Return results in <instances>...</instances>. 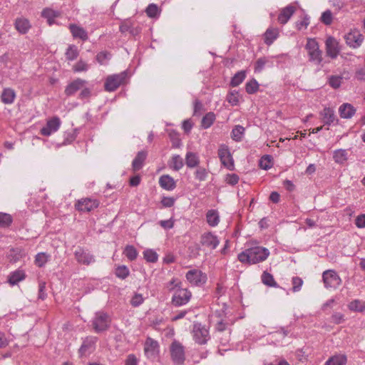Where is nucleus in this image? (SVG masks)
I'll return each mask as SVG.
<instances>
[{
  "mask_svg": "<svg viewBox=\"0 0 365 365\" xmlns=\"http://www.w3.org/2000/svg\"><path fill=\"white\" fill-rule=\"evenodd\" d=\"M269 255V251L262 247H254L240 252L237 259L242 263L257 264L264 261Z\"/></svg>",
  "mask_w": 365,
  "mask_h": 365,
  "instance_id": "1",
  "label": "nucleus"
},
{
  "mask_svg": "<svg viewBox=\"0 0 365 365\" xmlns=\"http://www.w3.org/2000/svg\"><path fill=\"white\" fill-rule=\"evenodd\" d=\"M309 60L316 65L322 62V51L319 49L318 42L314 38H308L305 46Z\"/></svg>",
  "mask_w": 365,
  "mask_h": 365,
  "instance_id": "2",
  "label": "nucleus"
},
{
  "mask_svg": "<svg viewBox=\"0 0 365 365\" xmlns=\"http://www.w3.org/2000/svg\"><path fill=\"white\" fill-rule=\"evenodd\" d=\"M110 324V319L109 316L103 312H96L92 321L93 327L97 333L106 331L109 328Z\"/></svg>",
  "mask_w": 365,
  "mask_h": 365,
  "instance_id": "3",
  "label": "nucleus"
},
{
  "mask_svg": "<svg viewBox=\"0 0 365 365\" xmlns=\"http://www.w3.org/2000/svg\"><path fill=\"white\" fill-rule=\"evenodd\" d=\"M127 78L128 73L126 71L108 76L105 83V89L108 91H115L120 85L125 83Z\"/></svg>",
  "mask_w": 365,
  "mask_h": 365,
  "instance_id": "4",
  "label": "nucleus"
},
{
  "mask_svg": "<svg viewBox=\"0 0 365 365\" xmlns=\"http://www.w3.org/2000/svg\"><path fill=\"white\" fill-rule=\"evenodd\" d=\"M170 356L172 361L176 365H182L185 360V348L178 341L172 342L170 347Z\"/></svg>",
  "mask_w": 365,
  "mask_h": 365,
  "instance_id": "5",
  "label": "nucleus"
},
{
  "mask_svg": "<svg viewBox=\"0 0 365 365\" xmlns=\"http://www.w3.org/2000/svg\"><path fill=\"white\" fill-rule=\"evenodd\" d=\"M192 333L195 342L201 345L205 344L210 338L208 329L199 322L194 323Z\"/></svg>",
  "mask_w": 365,
  "mask_h": 365,
  "instance_id": "6",
  "label": "nucleus"
},
{
  "mask_svg": "<svg viewBox=\"0 0 365 365\" xmlns=\"http://www.w3.org/2000/svg\"><path fill=\"white\" fill-rule=\"evenodd\" d=\"M323 282L326 288L336 289L341 283L339 274L332 269L326 270L322 274Z\"/></svg>",
  "mask_w": 365,
  "mask_h": 365,
  "instance_id": "7",
  "label": "nucleus"
},
{
  "mask_svg": "<svg viewBox=\"0 0 365 365\" xmlns=\"http://www.w3.org/2000/svg\"><path fill=\"white\" fill-rule=\"evenodd\" d=\"M191 292L187 289L178 288L175 292L172 302L176 307L186 304L190 299Z\"/></svg>",
  "mask_w": 365,
  "mask_h": 365,
  "instance_id": "8",
  "label": "nucleus"
},
{
  "mask_svg": "<svg viewBox=\"0 0 365 365\" xmlns=\"http://www.w3.org/2000/svg\"><path fill=\"white\" fill-rule=\"evenodd\" d=\"M99 206V201L96 199L86 197L78 200L75 207L80 212H90Z\"/></svg>",
  "mask_w": 365,
  "mask_h": 365,
  "instance_id": "9",
  "label": "nucleus"
},
{
  "mask_svg": "<svg viewBox=\"0 0 365 365\" xmlns=\"http://www.w3.org/2000/svg\"><path fill=\"white\" fill-rule=\"evenodd\" d=\"M218 156L222 164L230 170H234V161L228 147L221 145L218 150Z\"/></svg>",
  "mask_w": 365,
  "mask_h": 365,
  "instance_id": "10",
  "label": "nucleus"
},
{
  "mask_svg": "<svg viewBox=\"0 0 365 365\" xmlns=\"http://www.w3.org/2000/svg\"><path fill=\"white\" fill-rule=\"evenodd\" d=\"M325 46L327 56L332 59H335L341 51L338 41L332 36H329L327 38Z\"/></svg>",
  "mask_w": 365,
  "mask_h": 365,
  "instance_id": "11",
  "label": "nucleus"
},
{
  "mask_svg": "<svg viewBox=\"0 0 365 365\" xmlns=\"http://www.w3.org/2000/svg\"><path fill=\"white\" fill-rule=\"evenodd\" d=\"M74 256L76 261L82 264L89 265L95 262V258L88 250L78 247L74 252Z\"/></svg>",
  "mask_w": 365,
  "mask_h": 365,
  "instance_id": "12",
  "label": "nucleus"
},
{
  "mask_svg": "<svg viewBox=\"0 0 365 365\" xmlns=\"http://www.w3.org/2000/svg\"><path fill=\"white\" fill-rule=\"evenodd\" d=\"M187 281L195 286L203 284L207 281V276L199 269H191L186 274Z\"/></svg>",
  "mask_w": 365,
  "mask_h": 365,
  "instance_id": "13",
  "label": "nucleus"
},
{
  "mask_svg": "<svg viewBox=\"0 0 365 365\" xmlns=\"http://www.w3.org/2000/svg\"><path fill=\"white\" fill-rule=\"evenodd\" d=\"M61 123L60 118L54 116L47 120L46 125L41 129L40 133L43 136H49L59 129Z\"/></svg>",
  "mask_w": 365,
  "mask_h": 365,
  "instance_id": "14",
  "label": "nucleus"
},
{
  "mask_svg": "<svg viewBox=\"0 0 365 365\" xmlns=\"http://www.w3.org/2000/svg\"><path fill=\"white\" fill-rule=\"evenodd\" d=\"M144 351L148 358H156L159 354L158 342L150 337H148L145 342Z\"/></svg>",
  "mask_w": 365,
  "mask_h": 365,
  "instance_id": "15",
  "label": "nucleus"
},
{
  "mask_svg": "<svg viewBox=\"0 0 365 365\" xmlns=\"http://www.w3.org/2000/svg\"><path fill=\"white\" fill-rule=\"evenodd\" d=\"M345 40L347 45L351 48H356L361 45L364 41V36L358 31H352L345 36Z\"/></svg>",
  "mask_w": 365,
  "mask_h": 365,
  "instance_id": "16",
  "label": "nucleus"
},
{
  "mask_svg": "<svg viewBox=\"0 0 365 365\" xmlns=\"http://www.w3.org/2000/svg\"><path fill=\"white\" fill-rule=\"evenodd\" d=\"M200 243L202 246L214 250L218 246L220 241L217 236L209 232L201 235Z\"/></svg>",
  "mask_w": 365,
  "mask_h": 365,
  "instance_id": "17",
  "label": "nucleus"
},
{
  "mask_svg": "<svg viewBox=\"0 0 365 365\" xmlns=\"http://www.w3.org/2000/svg\"><path fill=\"white\" fill-rule=\"evenodd\" d=\"M296 10V6L292 4H289L286 7L282 9L277 18L279 23L281 24H287L292 16L295 13Z\"/></svg>",
  "mask_w": 365,
  "mask_h": 365,
  "instance_id": "18",
  "label": "nucleus"
},
{
  "mask_svg": "<svg viewBox=\"0 0 365 365\" xmlns=\"http://www.w3.org/2000/svg\"><path fill=\"white\" fill-rule=\"evenodd\" d=\"M87 83V81L81 78H77L72 82H71L65 89V94L67 96H70L73 95L76 92L83 88L85 85Z\"/></svg>",
  "mask_w": 365,
  "mask_h": 365,
  "instance_id": "19",
  "label": "nucleus"
},
{
  "mask_svg": "<svg viewBox=\"0 0 365 365\" xmlns=\"http://www.w3.org/2000/svg\"><path fill=\"white\" fill-rule=\"evenodd\" d=\"M68 28L74 38H79L83 41L88 40V33L83 27L74 24H71Z\"/></svg>",
  "mask_w": 365,
  "mask_h": 365,
  "instance_id": "20",
  "label": "nucleus"
},
{
  "mask_svg": "<svg viewBox=\"0 0 365 365\" xmlns=\"http://www.w3.org/2000/svg\"><path fill=\"white\" fill-rule=\"evenodd\" d=\"M148 153L145 150L139 151L132 162L133 171H138L143 168V163L146 160Z\"/></svg>",
  "mask_w": 365,
  "mask_h": 365,
  "instance_id": "21",
  "label": "nucleus"
},
{
  "mask_svg": "<svg viewBox=\"0 0 365 365\" xmlns=\"http://www.w3.org/2000/svg\"><path fill=\"white\" fill-rule=\"evenodd\" d=\"M341 118H351L356 113V109L350 103H343L339 108Z\"/></svg>",
  "mask_w": 365,
  "mask_h": 365,
  "instance_id": "22",
  "label": "nucleus"
},
{
  "mask_svg": "<svg viewBox=\"0 0 365 365\" xmlns=\"http://www.w3.org/2000/svg\"><path fill=\"white\" fill-rule=\"evenodd\" d=\"M15 29L21 34H26L31 28L29 21L25 18H18L15 21Z\"/></svg>",
  "mask_w": 365,
  "mask_h": 365,
  "instance_id": "23",
  "label": "nucleus"
},
{
  "mask_svg": "<svg viewBox=\"0 0 365 365\" xmlns=\"http://www.w3.org/2000/svg\"><path fill=\"white\" fill-rule=\"evenodd\" d=\"M159 184L165 190H173L176 187L174 179L168 175H163L159 179Z\"/></svg>",
  "mask_w": 365,
  "mask_h": 365,
  "instance_id": "24",
  "label": "nucleus"
},
{
  "mask_svg": "<svg viewBox=\"0 0 365 365\" xmlns=\"http://www.w3.org/2000/svg\"><path fill=\"white\" fill-rule=\"evenodd\" d=\"M321 115L323 118V121L326 125H330L334 121H338L334 115V110L330 108H324L321 112Z\"/></svg>",
  "mask_w": 365,
  "mask_h": 365,
  "instance_id": "25",
  "label": "nucleus"
},
{
  "mask_svg": "<svg viewBox=\"0 0 365 365\" xmlns=\"http://www.w3.org/2000/svg\"><path fill=\"white\" fill-rule=\"evenodd\" d=\"M15 91L11 88H4L1 95V100L5 104H11L15 99Z\"/></svg>",
  "mask_w": 365,
  "mask_h": 365,
  "instance_id": "26",
  "label": "nucleus"
},
{
  "mask_svg": "<svg viewBox=\"0 0 365 365\" xmlns=\"http://www.w3.org/2000/svg\"><path fill=\"white\" fill-rule=\"evenodd\" d=\"M26 277L24 272L21 269L16 270L10 274L8 279V282L11 285H15L18 282L24 280Z\"/></svg>",
  "mask_w": 365,
  "mask_h": 365,
  "instance_id": "27",
  "label": "nucleus"
},
{
  "mask_svg": "<svg viewBox=\"0 0 365 365\" xmlns=\"http://www.w3.org/2000/svg\"><path fill=\"white\" fill-rule=\"evenodd\" d=\"M200 163V159L198 155L192 152H187L185 155V164L190 168H195L197 167Z\"/></svg>",
  "mask_w": 365,
  "mask_h": 365,
  "instance_id": "28",
  "label": "nucleus"
},
{
  "mask_svg": "<svg viewBox=\"0 0 365 365\" xmlns=\"http://www.w3.org/2000/svg\"><path fill=\"white\" fill-rule=\"evenodd\" d=\"M206 220L208 225L211 227H215L220 222L218 212L215 210H210L206 214Z\"/></svg>",
  "mask_w": 365,
  "mask_h": 365,
  "instance_id": "29",
  "label": "nucleus"
},
{
  "mask_svg": "<svg viewBox=\"0 0 365 365\" xmlns=\"http://www.w3.org/2000/svg\"><path fill=\"white\" fill-rule=\"evenodd\" d=\"M183 165V159L179 155H174L168 163L169 168L175 171L180 170Z\"/></svg>",
  "mask_w": 365,
  "mask_h": 365,
  "instance_id": "30",
  "label": "nucleus"
},
{
  "mask_svg": "<svg viewBox=\"0 0 365 365\" xmlns=\"http://www.w3.org/2000/svg\"><path fill=\"white\" fill-rule=\"evenodd\" d=\"M41 15L47 19L49 25H52L54 23L55 18L60 16V13L51 9L46 8L42 11Z\"/></svg>",
  "mask_w": 365,
  "mask_h": 365,
  "instance_id": "31",
  "label": "nucleus"
},
{
  "mask_svg": "<svg viewBox=\"0 0 365 365\" xmlns=\"http://www.w3.org/2000/svg\"><path fill=\"white\" fill-rule=\"evenodd\" d=\"M245 128L240 125H235L231 133V138L233 140L236 142H240L242 140V136L245 133Z\"/></svg>",
  "mask_w": 365,
  "mask_h": 365,
  "instance_id": "32",
  "label": "nucleus"
},
{
  "mask_svg": "<svg viewBox=\"0 0 365 365\" xmlns=\"http://www.w3.org/2000/svg\"><path fill=\"white\" fill-rule=\"evenodd\" d=\"M346 357L344 355H336L330 357L324 365H346Z\"/></svg>",
  "mask_w": 365,
  "mask_h": 365,
  "instance_id": "33",
  "label": "nucleus"
},
{
  "mask_svg": "<svg viewBox=\"0 0 365 365\" xmlns=\"http://www.w3.org/2000/svg\"><path fill=\"white\" fill-rule=\"evenodd\" d=\"M348 307L351 311L363 312L365 311V302L360 299H354L349 304Z\"/></svg>",
  "mask_w": 365,
  "mask_h": 365,
  "instance_id": "34",
  "label": "nucleus"
},
{
  "mask_svg": "<svg viewBox=\"0 0 365 365\" xmlns=\"http://www.w3.org/2000/svg\"><path fill=\"white\" fill-rule=\"evenodd\" d=\"M333 158L335 163L343 164L347 160V151L344 149H339L334 152Z\"/></svg>",
  "mask_w": 365,
  "mask_h": 365,
  "instance_id": "35",
  "label": "nucleus"
},
{
  "mask_svg": "<svg viewBox=\"0 0 365 365\" xmlns=\"http://www.w3.org/2000/svg\"><path fill=\"white\" fill-rule=\"evenodd\" d=\"M215 120V115L213 112H209L203 116L201 120V126L204 129L209 128Z\"/></svg>",
  "mask_w": 365,
  "mask_h": 365,
  "instance_id": "36",
  "label": "nucleus"
},
{
  "mask_svg": "<svg viewBox=\"0 0 365 365\" xmlns=\"http://www.w3.org/2000/svg\"><path fill=\"white\" fill-rule=\"evenodd\" d=\"M65 55H66V58L68 61L76 60L79 55V51H78L77 46L73 44L69 45V46L66 49Z\"/></svg>",
  "mask_w": 365,
  "mask_h": 365,
  "instance_id": "37",
  "label": "nucleus"
},
{
  "mask_svg": "<svg viewBox=\"0 0 365 365\" xmlns=\"http://www.w3.org/2000/svg\"><path fill=\"white\" fill-rule=\"evenodd\" d=\"M262 282L264 284L268 286V287H278L279 285L277 284V283L275 282L273 276L264 271L262 274Z\"/></svg>",
  "mask_w": 365,
  "mask_h": 365,
  "instance_id": "38",
  "label": "nucleus"
},
{
  "mask_svg": "<svg viewBox=\"0 0 365 365\" xmlns=\"http://www.w3.org/2000/svg\"><path fill=\"white\" fill-rule=\"evenodd\" d=\"M246 77V73L245 71H240L236 73L234 76L232 78L230 81V86L232 87L238 86L242 81L245 80Z\"/></svg>",
  "mask_w": 365,
  "mask_h": 365,
  "instance_id": "39",
  "label": "nucleus"
},
{
  "mask_svg": "<svg viewBox=\"0 0 365 365\" xmlns=\"http://www.w3.org/2000/svg\"><path fill=\"white\" fill-rule=\"evenodd\" d=\"M123 254L130 261L135 260L137 258L138 255L137 250L133 245H127L125 247Z\"/></svg>",
  "mask_w": 365,
  "mask_h": 365,
  "instance_id": "40",
  "label": "nucleus"
},
{
  "mask_svg": "<svg viewBox=\"0 0 365 365\" xmlns=\"http://www.w3.org/2000/svg\"><path fill=\"white\" fill-rule=\"evenodd\" d=\"M143 257L148 262L155 263L158 259V255L153 250L148 249L143 252Z\"/></svg>",
  "mask_w": 365,
  "mask_h": 365,
  "instance_id": "41",
  "label": "nucleus"
},
{
  "mask_svg": "<svg viewBox=\"0 0 365 365\" xmlns=\"http://www.w3.org/2000/svg\"><path fill=\"white\" fill-rule=\"evenodd\" d=\"M12 222V217L9 214L0 212V228L9 227Z\"/></svg>",
  "mask_w": 365,
  "mask_h": 365,
  "instance_id": "42",
  "label": "nucleus"
},
{
  "mask_svg": "<svg viewBox=\"0 0 365 365\" xmlns=\"http://www.w3.org/2000/svg\"><path fill=\"white\" fill-rule=\"evenodd\" d=\"M277 31L274 29H267L264 34V42L267 45H271L277 37Z\"/></svg>",
  "mask_w": 365,
  "mask_h": 365,
  "instance_id": "43",
  "label": "nucleus"
},
{
  "mask_svg": "<svg viewBox=\"0 0 365 365\" xmlns=\"http://www.w3.org/2000/svg\"><path fill=\"white\" fill-rule=\"evenodd\" d=\"M258 89L259 83L255 78H252L250 81L247 82L245 85L246 92L249 94L255 93L258 91Z\"/></svg>",
  "mask_w": 365,
  "mask_h": 365,
  "instance_id": "44",
  "label": "nucleus"
},
{
  "mask_svg": "<svg viewBox=\"0 0 365 365\" xmlns=\"http://www.w3.org/2000/svg\"><path fill=\"white\" fill-rule=\"evenodd\" d=\"M272 157L269 155H264L259 160V167L263 170H268L272 166Z\"/></svg>",
  "mask_w": 365,
  "mask_h": 365,
  "instance_id": "45",
  "label": "nucleus"
},
{
  "mask_svg": "<svg viewBox=\"0 0 365 365\" xmlns=\"http://www.w3.org/2000/svg\"><path fill=\"white\" fill-rule=\"evenodd\" d=\"M89 66L83 60H79L75 65L73 66L72 70L75 73L86 71H88Z\"/></svg>",
  "mask_w": 365,
  "mask_h": 365,
  "instance_id": "46",
  "label": "nucleus"
},
{
  "mask_svg": "<svg viewBox=\"0 0 365 365\" xmlns=\"http://www.w3.org/2000/svg\"><path fill=\"white\" fill-rule=\"evenodd\" d=\"M130 274L129 269L125 265L119 266L115 269V275L120 279H125Z\"/></svg>",
  "mask_w": 365,
  "mask_h": 365,
  "instance_id": "47",
  "label": "nucleus"
},
{
  "mask_svg": "<svg viewBox=\"0 0 365 365\" xmlns=\"http://www.w3.org/2000/svg\"><path fill=\"white\" fill-rule=\"evenodd\" d=\"M195 178L200 181H204L207 177V171L205 168L197 167L195 172Z\"/></svg>",
  "mask_w": 365,
  "mask_h": 365,
  "instance_id": "48",
  "label": "nucleus"
},
{
  "mask_svg": "<svg viewBox=\"0 0 365 365\" xmlns=\"http://www.w3.org/2000/svg\"><path fill=\"white\" fill-rule=\"evenodd\" d=\"M226 99L232 106H237L239 103L238 92L236 91L229 92Z\"/></svg>",
  "mask_w": 365,
  "mask_h": 365,
  "instance_id": "49",
  "label": "nucleus"
},
{
  "mask_svg": "<svg viewBox=\"0 0 365 365\" xmlns=\"http://www.w3.org/2000/svg\"><path fill=\"white\" fill-rule=\"evenodd\" d=\"M48 261V256L44 252H41L36 255L35 258L36 264L41 267H43Z\"/></svg>",
  "mask_w": 365,
  "mask_h": 365,
  "instance_id": "50",
  "label": "nucleus"
},
{
  "mask_svg": "<svg viewBox=\"0 0 365 365\" xmlns=\"http://www.w3.org/2000/svg\"><path fill=\"white\" fill-rule=\"evenodd\" d=\"M293 292H299L303 284V280L299 277H294L292 279Z\"/></svg>",
  "mask_w": 365,
  "mask_h": 365,
  "instance_id": "51",
  "label": "nucleus"
},
{
  "mask_svg": "<svg viewBox=\"0 0 365 365\" xmlns=\"http://www.w3.org/2000/svg\"><path fill=\"white\" fill-rule=\"evenodd\" d=\"M146 14L149 17L154 18L158 14V7L156 4H150L146 9Z\"/></svg>",
  "mask_w": 365,
  "mask_h": 365,
  "instance_id": "52",
  "label": "nucleus"
},
{
  "mask_svg": "<svg viewBox=\"0 0 365 365\" xmlns=\"http://www.w3.org/2000/svg\"><path fill=\"white\" fill-rule=\"evenodd\" d=\"M321 21L325 25H330L332 22V14L330 10H327L322 13Z\"/></svg>",
  "mask_w": 365,
  "mask_h": 365,
  "instance_id": "53",
  "label": "nucleus"
},
{
  "mask_svg": "<svg viewBox=\"0 0 365 365\" xmlns=\"http://www.w3.org/2000/svg\"><path fill=\"white\" fill-rule=\"evenodd\" d=\"M169 137L172 141L173 146L175 148H178L180 145L179 134L177 132L172 130L169 133Z\"/></svg>",
  "mask_w": 365,
  "mask_h": 365,
  "instance_id": "54",
  "label": "nucleus"
},
{
  "mask_svg": "<svg viewBox=\"0 0 365 365\" xmlns=\"http://www.w3.org/2000/svg\"><path fill=\"white\" fill-rule=\"evenodd\" d=\"M309 24V17L308 16V15L305 14L302 21H298L296 22V28L297 30L300 31L302 29H307Z\"/></svg>",
  "mask_w": 365,
  "mask_h": 365,
  "instance_id": "55",
  "label": "nucleus"
},
{
  "mask_svg": "<svg viewBox=\"0 0 365 365\" xmlns=\"http://www.w3.org/2000/svg\"><path fill=\"white\" fill-rule=\"evenodd\" d=\"M342 81V78L336 76H331L329 78V83L334 88H338L340 87Z\"/></svg>",
  "mask_w": 365,
  "mask_h": 365,
  "instance_id": "56",
  "label": "nucleus"
},
{
  "mask_svg": "<svg viewBox=\"0 0 365 365\" xmlns=\"http://www.w3.org/2000/svg\"><path fill=\"white\" fill-rule=\"evenodd\" d=\"M110 58V53L108 51H101L96 55V61L100 64H104L105 61Z\"/></svg>",
  "mask_w": 365,
  "mask_h": 365,
  "instance_id": "57",
  "label": "nucleus"
},
{
  "mask_svg": "<svg viewBox=\"0 0 365 365\" xmlns=\"http://www.w3.org/2000/svg\"><path fill=\"white\" fill-rule=\"evenodd\" d=\"M239 180V176L237 174L232 173L227 175L225 181L229 185H235L238 183Z\"/></svg>",
  "mask_w": 365,
  "mask_h": 365,
  "instance_id": "58",
  "label": "nucleus"
},
{
  "mask_svg": "<svg viewBox=\"0 0 365 365\" xmlns=\"http://www.w3.org/2000/svg\"><path fill=\"white\" fill-rule=\"evenodd\" d=\"M144 301V299L140 294H135V295L132 297L130 304L133 307H138Z\"/></svg>",
  "mask_w": 365,
  "mask_h": 365,
  "instance_id": "59",
  "label": "nucleus"
},
{
  "mask_svg": "<svg viewBox=\"0 0 365 365\" xmlns=\"http://www.w3.org/2000/svg\"><path fill=\"white\" fill-rule=\"evenodd\" d=\"M175 199L173 197H163L161 203L164 207H171L174 205Z\"/></svg>",
  "mask_w": 365,
  "mask_h": 365,
  "instance_id": "60",
  "label": "nucleus"
},
{
  "mask_svg": "<svg viewBox=\"0 0 365 365\" xmlns=\"http://www.w3.org/2000/svg\"><path fill=\"white\" fill-rule=\"evenodd\" d=\"M267 61L264 58H258L255 63V71H261L264 68V66L266 64Z\"/></svg>",
  "mask_w": 365,
  "mask_h": 365,
  "instance_id": "61",
  "label": "nucleus"
},
{
  "mask_svg": "<svg viewBox=\"0 0 365 365\" xmlns=\"http://www.w3.org/2000/svg\"><path fill=\"white\" fill-rule=\"evenodd\" d=\"M138 360L137 357L134 354H131L127 356L125 365H138Z\"/></svg>",
  "mask_w": 365,
  "mask_h": 365,
  "instance_id": "62",
  "label": "nucleus"
},
{
  "mask_svg": "<svg viewBox=\"0 0 365 365\" xmlns=\"http://www.w3.org/2000/svg\"><path fill=\"white\" fill-rule=\"evenodd\" d=\"M355 78L359 81H365V66L356 70L355 73Z\"/></svg>",
  "mask_w": 365,
  "mask_h": 365,
  "instance_id": "63",
  "label": "nucleus"
},
{
  "mask_svg": "<svg viewBox=\"0 0 365 365\" xmlns=\"http://www.w3.org/2000/svg\"><path fill=\"white\" fill-rule=\"evenodd\" d=\"M355 224L359 228L365 227V214L357 216Z\"/></svg>",
  "mask_w": 365,
  "mask_h": 365,
  "instance_id": "64",
  "label": "nucleus"
}]
</instances>
